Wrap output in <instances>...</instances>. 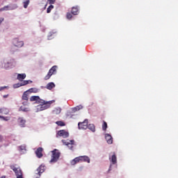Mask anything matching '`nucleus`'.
Segmentation results:
<instances>
[{"mask_svg": "<svg viewBox=\"0 0 178 178\" xmlns=\"http://www.w3.org/2000/svg\"><path fill=\"white\" fill-rule=\"evenodd\" d=\"M57 136L63 137V138H67V137H69V132L65 130H60L58 131Z\"/></svg>", "mask_w": 178, "mask_h": 178, "instance_id": "nucleus-9", "label": "nucleus"}, {"mask_svg": "<svg viewBox=\"0 0 178 178\" xmlns=\"http://www.w3.org/2000/svg\"><path fill=\"white\" fill-rule=\"evenodd\" d=\"M17 79V80H19V81L24 80V79H26V74H18Z\"/></svg>", "mask_w": 178, "mask_h": 178, "instance_id": "nucleus-20", "label": "nucleus"}, {"mask_svg": "<svg viewBox=\"0 0 178 178\" xmlns=\"http://www.w3.org/2000/svg\"><path fill=\"white\" fill-rule=\"evenodd\" d=\"M22 99L23 101H29V93L27 91L24 92L22 95Z\"/></svg>", "mask_w": 178, "mask_h": 178, "instance_id": "nucleus-22", "label": "nucleus"}, {"mask_svg": "<svg viewBox=\"0 0 178 178\" xmlns=\"http://www.w3.org/2000/svg\"><path fill=\"white\" fill-rule=\"evenodd\" d=\"M23 5L24 9H27L29 5H30V0H24Z\"/></svg>", "mask_w": 178, "mask_h": 178, "instance_id": "nucleus-25", "label": "nucleus"}, {"mask_svg": "<svg viewBox=\"0 0 178 178\" xmlns=\"http://www.w3.org/2000/svg\"><path fill=\"white\" fill-rule=\"evenodd\" d=\"M17 8V4H15V9Z\"/></svg>", "mask_w": 178, "mask_h": 178, "instance_id": "nucleus-41", "label": "nucleus"}, {"mask_svg": "<svg viewBox=\"0 0 178 178\" xmlns=\"http://www.w3.org/2000/svg\"><path fill=\"white\" fill-rule=\"evenodd\" d=\"M5 88H6V86L1 87L0 91H2V90H5Z\"/></svg>", "mask_w": 178, "mask_h": 178, "instance_id": "nucleus-37", "label": "nucleus"}, {"mask_svg": "<svg viewBox=\"0 0 178 178\" xmlns=\"http://www.w3.org/2000/svg\"><path fill=\"white\" fill-rule=\"evenodd\" d=\"M52 9H54V6L53 5H50L47 10V13H51V11L52 10Z\"/></svg>", "mask_w": 178, "mask_h": 178, "instance_id": "nucleus-29", "label": "nucleus"}, {"mask_svg": "<svg viewBox=\"0 0 178 178\" xmlns=\"http://www.w3.org/2000/svg\"><path fill=\"white\" fill-rule=\"evenodd\" d=\"M19 111H22V112H29V108L21 106Z\"/></svg>", "mask_w": 178, "mask_h": 178, "instance_id": "nucleus-32", "label": "nucleus"}, {"mask_svg": "<svg viewBox=\"0 0 178 178\" xmlns=\"http://www.w3.org/2000/svg\"><path fill=\"white\" fill-rule=\"evenodd\" d=\"M106 129H108V124L106 123V122L103 121L102 130L104 131H106Z\"/></svg>", "mask_w": 178, "mask_h": 178, "instance_id": "nucleus-26", "label": "nucleus"}, {"mask_svg": "<svg viewBox=\"0 0 178 178\" xmlns=\"http://www.w3.org/2000/svg\"><path fill=\"white\" fill-rule=\"evenodd\" d=\"M13 44L15 47H17V48H22V47L24 45V42L19 40L18 38H15L13 40Z\"/></svg>", "mask_w": 178, "mask_h": 178, "instance_id": "nucleus-8", "label": "nucleus"}, {"mask_svg": "<svg viewBox=\"0 0 178 178\" xmlns=\"http://www.w3.org/2000/svg\"><path fill=\"white\" fill-rule=\"evenodd\" d=\"M79 162H81V160L80 159V156L76 157L71 161V165H76V163H79Z\"/></svg>", "mask_w": 178, "mask_h": 178, "instance_id": "nucleus-18", "label": "nucleus"}, {"mask_svg": "<svg viewBox=\"0 0 178 178\" xmlns=\"http://www.w3.org/2000/svg\"><path fill=\"white\" fill-rule=\"evenodd\" d=\"M105 138H106V142L108 143V144H112V143H113L112 136H111L109 134H106Z\"/></svg>", "mask_w": 178, "mask_h": 178, "instance_id": "nucleus-14", "label": "nucleus"}, {"mask_svg": "<svg viewBox=\"0 0 178 178\" xmlns=\"http://www.w3.org/2000/svg\"><path fill=\"white\" fill-rule=\"evenodd\" d=\"M47 2L49 3V5H52L56 2V0H47Z\"/></svg>", "mask_w": 178, "mask_h": 178, "instance_id": "nucleus-33", "label": "nucleus"}, {"mask_svg": "<svg viewBox=\"0 0 178 178\" xmlns=\"http://www.w3.org/2000/svg\"><path fill=\"white\" fill-rule=\"evenodd\" d=\"M10 169H12V170L15 172V176H17V177L23 176L22 169L20 168V166H19L18 165L15 164V165H11Z\"/></svg>", "mask_w": 178, "mask_h": 178, "instance_id": "nucleus-3", "label": "nucleus"}, {"mask_svg": "<svg viewBox=\"0 0 178 178\" xmlns=\"http://www.w3.org/2000/svg\"><path fill=\"white\" fill-rule=\"evenodd\" d=\"M41 100H42V99L40 98L39 96H32V97H31V98H30L31 102H34V101H36V103H37V104H40V102H41Z\"/></svg>", "mask_w": 178, "mask_h": 178, "instance_id": "nucleus-13", "label": "nucleus"}, {"mask_svg": "<svg viewBox=\"0 0 178 178\" xmlns=\"http://www.w3.org/2000/svg\"><path fill=\"white\" fill-rule=\"evenodd\" d=\"M45 172V166L40 165L36 170H35V177L40 178L42 173H44Z\"/></svg>", "mask_w": 178, "mask_h": 178, "instance_id": "nucleus-7", "label": "nucleus"}, {"mask_svg": "<svg viewBox=\"0 0 178 178\" xmlns=\"http://www.w3.org/2000/svg\"><path fill=\"white\" fill-rule=\"evenodd\" d=\"M58 69V66L54 65L49 71L48 74L44 76V80H49L51 76L54 74H56V70Z\"/></svg>", "mask_w": 178, "mask_h": 178, "instance_id": "nucleus-4", "label": "nucleus"}, {"mask_svg": "<svg viewBox=\"0 0 178 178\" xmlns=\"http://www.w3.org/2000/svg\"><path fill=\"white\" fill-rule=\"evenodd\" d=\"M51 159L50 160L51 163L58 162V159H59V157L60 156V152H59V150L56 149L51 151Z\"/></svg>", "mask_w": 178, "mask_h": 178, "instance_id": "nucleus-2", "label": "nucleus"}, {"mask_svg": "<svg viewBox=\"0 0 178 178\" xmlns=\"http://www.w3.org/2000/svg\"><path fill=\"white\" fill-rule=\"evenodd\" d=\"M45 8H47V4L45 5Z\"/></svg>", "mask_w": 178, "mask_h": 178, "instance_id": "nucleus-44", "label": "nucleus"}, {"mask_svg": "<svg viewBox=\"0 0 178 178\" xmlns=\"http://www.w3.org/2000/svg\"><path fill=\"white\" fill-rule=\"evenodd\" d=\"M72 112H77V111H79L77 108H76V107H74V108H72Z\"/></svg>", "mask_w": 178, "mask_h": 178, "instance_id": "nucleus-36", "label": "nucleus"}, {"mask_svg": "<svg viewBox=\"0 0 178 178\" xmlns=\"http://www.w3.org/2000/svg\"><path fill=\"white\" fill-rule=\"evenodd\" d=\"M14 88H16V85H14Z\"/></svg>", "mask_w": 178, "mask_h": 178, "instance_id": "nucleus-42", "label": "nucleus"}, {"mask_svg": "<svg viewBox=\"0 0 178 178\" xmlns=\"http://www.w3.org/2000/svg\"><path fill=\"white\" fill-rule=\"evenodd\" d=\"M0 113L3 115H8L9 114V109L8 108H0Z\"/></svg>", "mask_w": 178, "mask_h": 178, "instance_id": "nucleus-23", "label": "nucleus"}, {"mask_svg": "<svg viewBox=\"0 0 178 178\" xmlns=\"http://www.w3.org/2000/svg\"><path fill=\"white\" fill-rule=\"evenodd\" d=\"M110 161L111 162H112L113 165H116V163H118V159L116 157V154H113L111 156V158H110Z\"/></svg>", "mask_w": 178, "mask_h": 178, "instance_id": "nucleus-16", "label": "nucleus"}, {"mask_svg": "<svg viewBox=\"0 0 178 178\" xmlns=\"http://www.w3.org/2000/svg\"><path fill=\"white\" fill-rule=\"evenodd\" d=\"M2 140H3V138L0 135V143H2Z\"/></svg>", "mask_w": 178, "mask_h": 178, "instance_id": "nucleus-38", "label": "nucleus"}, {"mask_svg": "<svg viewBox=\"0 0 178 178\" xmlns=\"http://www.w3.org/2000/svg\"><path fill=\"white\" fill-rule=\"evenodd\" d=\"M55 102V100H51L49 102H45V100H40V111H45V109H48V108L51 107V104H54Z\"/></svg>", "mask_w": 178, "mask_h": 178, "instance_id": "nucleus-1", "label": "nucleus"}, {"mask_svg": "<svg viewBox=\"0 0 178 178\" xmlns=\"http://www.w3.org/2000/svg\"><path fill=\"white\" fill-rule=\"evenodd\" d=\"M62 112L60 107H56L52 111L53 115H59Z\"/></svg>", "mask_w": 178, "mask_h": 178, "instance_id": "nucleus-17", "label": "nucleus"}, {"mask_svg": "<svg viewBox=\"0 0 178 178\" xmlns=\"http://www.w3.org/2000/svg\"><path fill=\"white\" fill-rule=\"evenodd\" d=\"M42 151L44 149L42 147H38L35 151V154L38 158H42Z\"/></svg>", "mask_w": 178, "mask_h": 178, "instance_id": "nucleus-10", "label": "nucleus"}, {"mask_svg": "<svg viewBox=\"0 0 178 178\" xmlns=\"http://www.w3.org/2000/svg\"><path fill=\"white\" fill-rule=\"evenodd\" d=\"M70 118H73V115H71V117Z\"/></svg>", "mask_w": 178, "mask_h": 178, "instance_id": "nucleus-43", "label": "nucleus"}, {"mask_svg": "<svg viewBox=\"0 0 178 178\" xmlns=\"http://www.w3.org/2000/svg\"><path fill=\"white\" fill-rule=\"evenodd\" d=\"M29 83H33L32 81L28 80V81H24L22 83L21 86H27Z\"/></svg>", "mask_w": 178, "mask_h": 178, "instance_id": "nucleus-30", "label": "nucleus"}, {"mask_svg": "<svg viewBox=\"0 0 178 178\" xmlns=\"http://www.w3.org/2000/svg\"><path fill=\"white\" fill-rule=\"evenodd\" d=\"M66 17L68 20H70L73 17V14L72 13H67Z\"/></svg>", "mask_w": 178, "mask_h": 178, "instance_id": "nucleus-27", "label": "nucleus"}, {"mask_svg": "<svg viewBox=\"0 0 178 178\" xmlns=\"http://www.w3.org/2000/svg\"><path fill=\"white\" fill-rule=\"evenodd\" d=\"M23 105H27V102H23Z\"/></svg>", "mask_w": 178, "mask_h": 178, "instance_id": "nucleus-39", "label": "nucleus"}, {"mask_svg": "<svg viewBox=\"0 0 178 178\" xmlns=\"http://www.w3.org/2000/svg\"><path fill=\"white\" fill-rule=\"evenodd\" d=\"M17 178H23V175L21 177H17Z\"/></svg>", "mask_w": 178, "mask_h": 178, "instance_id": "nucleus-40", "label": "nucleus"}, {"mask_svg": "<svg viewBox=\"0 0 178 178\" xmlns=\"http://www.w3.org/2000/svg\"><path fill=\"white\" fill-rule=\"evenodd\" d=\"M56 124H57L58 126H60V127L65 126V122H63V121H57L56 122Z\"/></svg>", "mask_w": 178, "mask_h": 178, "instance_id": "nucleus-28", "label": "nucleus"}, {"mask_svg": "<svg viewBox=\"0 0 178 178\" xmlns=\"http://www.w3.org/2000/svg\"><path fill=\"white\" fill-rule=\"evenodd\" d=\"M62 143L64 145H67V147H68V148H70V149H71L72 151H73V148L75 145L74 144V140H62Z\"/></svg>", "mask_w": 178, "mask_h": 178, "instance_id": "nucleus-5", "label": "nucleus"}, {"mask_svg": "<svg viewBox=\"0 0 178 178\" xmlns=\"http://www.w3.org/2000/svg\"><path fill=\"white\" fill-rule=\"evenodd\" d=\"M78 127L81 130H87L88 129V120H85L83 122H79Z\"/></svg>", "mask_w": 178, "mask_h": 178, "instance_id": "nucleus-6", "label": "nucleus"}, {"mask_svg": "<svg viewBox=\"0 0 178 178\" xmlns=\"http://www.w3.org/2000/svg\"><path fill=\"white\" fill-rule=\"evenodd\" d=\"M46 88L47 90H52V88H55V83H54L53 82L47 83V85L46 86Z\"/></svg>", "mask_w": 178, "mask_h": 178, "instance_id": "nucleus-19", "label": "nucleus"}, {"mask_svg": "<svg viewBox=\"0 0 178 178\" xmlns=\"http://www.w3.org/2000/svg\"><path fill=\"white\" fill-rule=\"evenodd\" d=\"M79 159H81V162H87V163H90V157L88 156H79Z\"/></svg>", "mask_w": 178, "mask_h": 178, "instance_id": "nucleus-12", "label": "nucleus"}, {"mask_svg": "<svg viewBox=\"0 0 178 178\" xmlns=\"http://www.w3.org/2000/svg\"><path fill=\"white\" fill-rule=\"evenodd\" d=\"M71 13L72 15H74V16H77V15H79V6H73L72 8Z\"/></svg>", "mask_w": 178, "mask_h": 178, "instance_id": "nucleus-11", "label": "nucleus"}, {"mask_svg": "<svg viewBox=\"0 0 178 178\" xmlns=\"http://www.w3.org/2000/svg\"><path fill=\"white\" fill-rule=\"evenodd\" d=\"M26 91L28 93H31V92L37 93L40 90L37 88H31Z\"/></svg>", "mask_w": 178, "mask_h": 178, "instance_id": "nucleus-21", "label": "nucleus"}, {"mask_svg": "<svg viewBox=\"0 0 178 178\" xmlns=\"http://www.w3.org/2000/svg\"><path fill=\"white\" fill-rule=\"evenodd\" d=\"M88 129L94 133L95 131V125L94 124H90L88 125Z\"/></svg>", "mask_w": 178, "mask_h": 178, "instance_id": "nucleus-24", "label": "nucleus"}, {"mask_svg": "<svg viewBox=\"0 0 178 178\" xmlns=\"http://www.w3.org/2000/svg\"><path fill=\"white\" fill-rule=\"evenodd\" d=\"M76 109H78V111L83 109V106L81 105L76 106Z\"/></svg>", "mask_w": 178, "mask_h": 178, "instance_id": "nucleus-35", "label": "nucleus"}, {"mask_svg": "<svg viewBox=\"0 0 178 178\" xmlns=\"http://www.w3.org/2000/svg\"><path fill=\"white\" fill-rule=\"evenodd\" d=\"M0 119H3V120H6V122H8V120H9V118H8V117L5 118L2 115H1Z\"/></svg>", "mask_w": 178, "mask_h": 178, "instance_id": "nucleus-34", "label": "nucleus"}, {"mask_svg": "<svg viewBox=\"0 0 178 178\" xmlns=\"http://www.w3.org/2000/svg\"><path fill=\"white\" fill-rule=\"evenodd\" d=\"M3 10H10V9H9V6H6L3 8L0 9V12H2Z\"/></svg>", "mask_w": 178, "mask_h": 178, "instance_id": "nucleus-31", "label": "nucleus"}, {"mask_svg": "<svg viewBox=\"0 0 178 178\" xmlns=\"http://www.w3.org/2000/svg\"><path fill=\"white\" fill-rule=\"evenodd\" d=\"M17 122L21 127H24L26 125V120H24L23 118H19Z\"/></svg>", "mask_w": 178, "mask_h": 178, "instance_id": "nucleus-15", "label": "nucleus"}]
</instances>
